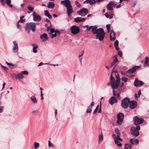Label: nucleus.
I'll use <instances>...</instances> for the list:
<instances>
[{
  "label": "nucleus",
  "mask_w": 149,
  "mask_h": 149,
  "mask_svg": "<svg viewBox=\"0 0 149 149\" xmlns=\"http://www.w3.org/2000/svg\"><path fill=\"white\" fill-rule=\"evenodd\" d=\"M118 85H115V86H113L112 87H111L112 89H113V96H116L117 95V92L116 91L115 89L117 88H118Z\"/></svg>",
  "instance_id": "obj_25"
},
{
  "label": "nucleus",
  "mask_w": 149,
  "mask_h": 149,
  "mask_svg": "<svg viewBox=\"0 0 149 149\" xmlns=\"http://www.w3.org/2000/svg\"><path fill=\"white\" fill-rule=\"evenodd\" d=\"M1 67L3 68V69L4 70H8V68L6 67L5 66H4L2 65H1Z\"/></svg>",
  "instance_id": "obj_60"
},
{
  "label": "nucleus",
  "mask_w": 149,
  "mask_h": 149,
  "mask_svg": "<svg viewBox=\"0 0 149 149\" xmlns=\"http://www.w3.org/2000/svg\"><path fill=\"white\" fill-rule=\"evenodd\" d=\"M110 81L112 82V84H111V87H112L113 86L115 85V83H116V80H115L114 78L112 75V73H111L110 75Z\"/></svg>",
  "instance_id": "obj_23"
},
{
  "label": "nucleus",
  "mask_w": 149,
  "mask_h": 149,
  "mask_svg": "<svg viewBox=\"0 0 149 149\" xmlns=\"http://www.w3.org/2000/svg\"><path fill=\"white\" fill-rule=\"evenodd\" d=\"M139 140H138L137 139H135L134 140V144H136V145L138 144L139 143Z\"/></svg>",
  "instance_id": "obj_49"
},
{
  "label": "nucleus",
  "mask_w": 149,
  "mask_h": 149,
  "mask_svg": "<svg viewBox=\"0 0 149 149\" xmlns=\"http://www.w3.org/2000/svg\"><path fill=\"white\" fill-rule=\"evenodd\" d=\"M143 84L142 81H140L137 79H136L134 82V86L136 87H139Z\"/></svg>",
  "instance_id": "obj_15"
},
{
  "label": "nucleus",
  "mask_w": 149,
  "mask_h": 149,
  "mask_svg": "<svg viewBox=\"0 0 149 149\" xmlns=\"http://www.w3.org/2000/svg\"><path fill=\"white\" fill-rule=\"evenodd\" d=\"M31 100L32 102L34 104H36L37 102V101L36 97L34 95H33L31 97Z\"/></svg>",
  "instance_id": "obj_31"
},
{
  "label": "nucleus",
  "mask_w": 149,
  "mask_h": 149,
  "mask_svg": "<svg viewBox=\"0 0 149 149\" xmlns=\"http://www.w3.org/2000/svg\"><path fill=\"white\" fill-rule=\"evenodd\" d=\"M13 43L14 45L13 48V50L14 52L16 53L17 52L18 49L17 44L16 41H13Z\"/></svg>",
  "instance_id": "obj_18"
},
{
  "label": "nucleus",
  "mask_w": 149,
  "mask_h": 149,
  "mask_svg": "<svg viewBox=\"0 0 149 149\" xmlns=\"http://www.w3.org/2000/svg\"><path fill=\"white\" fill-rule=\"evenodd\" d=\"M86 18H85L81 17H77L74 18V21L76 22H84Z\"/></svg>",
  "instance_id": "obj_20"
},
{
  "label": "nucleus",
  "mask_w": 149,
  "mask_h": 149,
  "mask_svg": "<svg viewBox=\"0 0 149 149\" xmlns=\"http://www.w3.org/2000/svg\"><path fill=\"white\" fill-rule=\"evenodd\" d=\"M99 142L100 143L103 140V135L102 133H101L100 136H99Z\"/></svg>",
  "instance_id": "obj_35"
},
{
  "label": "nucleus",
  "mask_w": 149,
  "mask_h": 149,
  "mask_svg": "<svg viewBox=\"0 0 149 149\" xmlns=\"http://www.w3.org/2000/svg\"><path fill=\"white\" fill-rule=\"evenodd\" d=\"M39 144L38 143L35 142L34 143V148L37 149L39 146Z\"/></svg>",
  "instance_id": "obj_42"
},
{
  "label": "nucleus",
  "mask_w": 149,
  "mask_h": 149,
  "mask_svg": "<svg viewBox=\"0 0 149 149\" xmlns=\"http://www.w3.org/2000/svg\"><path fill=\"white\" fill-rule=\"evenodd\" d=\"M145 63L147 64L148 62L149 58L148 57H146L145 58Z\"/></svg>",
  "instance_id": "obj_48"
},
{
  "label": "nucleus",
  "mask_w": 149,
  "mask_h": 149,
  "mask_svg": "<svg viewBox=\"0 0 149 149\" xmlns=\"http://www.w3.org/2000/svg\"><path fill=\"white\" fill-rule=\"evenodd\" d=\"M45 15L47 16L49 19H51L52 18V16L49 13L48 10L45 11Z\"/></svg>",
  "instance_id": "obj_34"
},
{
  "label": "nucleus",
  "mask_w": 149,
  "mask_h": 149,
  "mask_svg": "<svg viewBox=\"0 0 149 149\" xmlns=\"http://www.w3.org/2000/svg\"><path fill=\"white\" fill-rule=\"evenodd\" d=\"M119 135H116L115 134H114L113 135V137L115 139H116L118 141L120 137Z\"/></svg>",
  "instance_id": "obj_38"
},
{
  "label": "nucleus",
  "mask_w": 149,
  "mask_h": 149,
  "mask_svg": "<svg viewBox=\"0 0 149 149\" xmlns=\"http://www.w3.org/2000/svg\"><path fill=\"white\" fill-rule=\"evenodd\" d=\"M36 27V24L34 23H28L26 24L25 29L28 30H31L33 31H34L35 30Z\"/></svg>",
  "instance_id": "obj_3"
},
{
  "label": "nucleus",
  "mask_w": 149,
  "mask_h": 149,
  "mask_svg": "<svg viewBox=\"0 0 149 149\" xmlns=\"http://www.w3.org/2000/svg\"><path fill=\"white\" fill-rule=\"evenodd\" d=\"M134 122V124L137 126L139 124H141L143 123V118H140L137 116H135L133 118Z\"/></svg>",
  "instance_id": "obj_6"
},
{
  "label": "nucleus",
  "mask_w": 149,
  "mask_h": 149,
  "mask_svg": "<svg viewBox=\"0 0 149 149\" xmlns=\"http://www.w3.org/2000/svg\"><path fill=\"white\" fill-rule=\"evenodd\" d=\"M118 54L119 56L120 57H121L122 56V53L121 51H119L118 52Z\"/></svg>",
  "instance_id": "obj_55"
},
{
  "label": "nucleus",
  "mask_w": 149,
  "mask_h": 149,
  "mask_svg": "<svg viewBox=\"0 0 149 149\" xmlns=\"http://www.w3.org/2000/svg\"><path fill=\"white\" fill-rule=\"evenodd\" d=\"M93 26H88V28H87L86 30L88 31H89L91 29H92V28L93 27Z\"/></svg>",
  "instance_id": "obj_56"
},
{
  "label": "nucleus",
  "mask_w": 149,
  "mask_h": 149,
  "mask_svg": "<svg viewBox=\"0 0 149 149\" xmlns=\"http://www.w3.org/2000/svg\"><path fill=\"white\" fill-rule=\"evenodd\" d=\"M117 96V97L118 99H120V93H118L116 95Z\"/></svg>",
  "instance_id": "obj_61"
},
{
  "label": "nucleus",
  "mask_w": 149,
  "mask_h": 149,
  "mask_svg": "<svg viewBox=\"0 0 149 149\" xmlns=\"http://www.w3.org/2000/svg\"><path fill=\"white\" fill-rule=\"evenodd\" d=\"M38 47V46H34L33 48V53H36L37 52V51L36 50V48Z\"/></svg>",
  "instance_id": "obj_40"
},
{
  "label": "nucleus",
  "mask_w": 149,
  "mask_h": 149,
  "mask_svg": "<svg viewBox=\"0 0 149 149\" xmlns=\"http://www.w3.org/2000/svg\"><path fill=\"white\" fill-rule=\"evenodd\" d=\"M6 64L9 66V67L11 68H13V67L14 66V68L16 67H17V65L12 64L11 63H9L6 61Z\"/></svg>",
  "instance_id": "obj_32"
},
{
  "label": "nucleus",
  "mask_w": 149,
  "mask_h": 149,
  "mask_svg": "<svg viewBox=\"0 0 149 149\" xmlns=\"http://www.w3.org/2000/svg\"><path fill=\"white\" fill-rule=\"evenodd\" d=\"M118 101L116 96H112L109 100V102L111 105H113L114 103H117Z\"/></svg>",
  "instance_id": "obj_14"
},
{
  "label": "nucleus",
  "mask_w": 149,
  "mask_h": 149,
  "mask_svg": "<svg viewBox=\"0 0 149 149\" xmlns=\"http://www.w3.org/2000/svg\"><path fill=\"white\" fill-rule=\"evenodd\" d=\"M61 3L66 8L71 6V2L69 0L62 1Z\"/></svg>",
  "instance_id": "obj_11"
},
{
  "label": "nucleus",
  "mask_w": 149,
  "mask_h": 149,
  "mask_svg": "<svg viewBox=\"0 0 149 149\" xmlns=\"http://www.w3.org/2000/svg\"><path fill=\"white\" fill-rule=\"evenodd\" d=\"M94 105V102H91L90 106L87 109L86 111V112L87 113H90L91 112L92 110V109Z\"/></svg>",
  "instance_id": "obj_24"
},
{
  "label": "nucleus",
  "mask_w": 149,
  "mask_h": 149,
  "mask_svg": "<svg viewBox=\"0 0 149 149\" xmlns=\"http://www.w3.org/2000/svg\"><path fill=\"white\" fill-rule=\"evenodd\" d=\"M22 75L23 74H27L28 73V72L26 71H24L20 72Z\"/></svg>",
  "instance_id": "obj_47"
},
{
  "label": "nucleus",
  "mask_w": 149,
  "mask_h": 149,
  "mask_svg": "<svg viewBox=\"0 0 149 149\" xmlns=\"http://www.w3.org/2000/svg\"><path fill=\"white\" fill-rule=\"evenodd\" d=\"M88 12V9L84 8L77 11V13L81 16L84 17L87 14Z\"/></svg>",
  "instance_id": "obj_8"
},
{
  "label": "nucleus",
  "mask_w": 149,
  "mask_h": 149,
  "mask_svg": "<svg viewBox=\"0 0 149 149\" xmlns=\"http://www.w3.org/2000/svg\"><path fill=\"white\" fill-rule=\"evenodd\" d=\"M132 147V145L130 143H126L125 145V149H131Z\"/></svg>",
  "instance_id": "obj_33"
},
{
  "label": "nucleus",
  "mask_w": 149,
  "mask_h": 149,
  "mask_svg": "<svg viewBox=\"0 0 149 149\" xmlns=\"http://www.w3.org/2000/svg\"><path fill=\"white\" fill-rule=\"evenodd\" d=\"M71 32L74 35L78 33L80 31V29L79 27L75 25H73L70 28Z\"/></svg>",
  "instance_id": "obj_7"
},
{
  "label": "nucleus",
  "mask_w": 149,
  "mask_h": 149,
  "mask_svg": "<svg viewBox=\"0 0 149 149\" xmlns=\"http://www.w3.org/2000/svg\"><path fill=\"white\" fill-rule=\"evenodd\" d=\"M121 74L123 75H127L126 73L124 72L121 71Z\"/></svg>",
  "instance_id": "obj_63"
},
{
  "label": "nucleus",
  "mask_w": 149,
  "mask_h": 149,
  "mask_svg": "<svg viewBox=\"0 0 149 149\" xmlns=\"http://www.w3.org/2000/svg\"><path fill=\"white\" fill-rule=\"evenodd\" d=\"M75 3L76 6L79 8H80L81 6V5L80 3L77 1H75Z\"/></svg>",
  "instance_id": "obj_43"
},
{
  "label": "nucleus",
  "mask_w": 149,
  "mask_h": 149,
  "mask_svg": "<svg viewBox=\"0 0 149 149\" xmlns=\"http://www.w3.org/2000/svg\"><path fill=\"white\" fill-rule=\"evenodd\" d=\"M117 123L119 125H121L123 121L124 115L122 113H120L118 114L117 116Z\"/></svg>",
  "instance_id": "obj_5"
},
{
  "label": "nucleus",
  "mask_w": 149,
  "mask_h": 149,
  "mask_svg": "<svg viewBox=\"0 0 149 149\" xmlns=\"http://www.w3.org/2000/svg\"><path fill=\"white\" fill-rule=\"evenodd\" d=\"M33 20L35 21L39 22L41 19L40 16L36 12H34L32 14Z\"/></svg>",
  "instance_id": "obj_10"
},
{
  "label": "nucleus",
  "mask_w": 149,
  "mask_h": 149,
  "mask_svg": "<svg viewBox=\"0 0 149 149\" xmlns=\"http://www.w3.org/2000/svg\"><path fill=\"white\" fill-rule=\"evenodd\" d=\"M110 40L112 41H114L116 39L115 33L112 30L110 31Z\"/></svg>",
  "instance_id": "obj_17"
},
{
  "label": "nucleus",
  "mask_w": 149,
  "mask_h": 149,
  "mask_svg": "<svg viewBox=\"0 0 149 149\" xmlns=\"http://www.w3.org/2000/svg\"><path fill=\"white\" fill-rule=\"evenodd\" d=\"M99 108V105H98L96 107L94 111L93 112V114H95Z\"/></svg>",
  "instance_id": "obj_46"
},
{
  "label": "nucleus",
  "mask_w": 149,
  "mask_h": 149,
  "mask_svg": "<svg viewBox=\"0 0 149 149\" xmlns=\"http://www.w3.org/2000/svg\"><path fill=\"white\" fill-rule=\"evenodd\" d=\"M118 40H116L114 43V45L115 46H118Z\"/></svg>",
  "instance_id": "obj_57"
},
{
  "label": "nucleus",
  "mask_w": 149,
  "mask_h": 149,
  "mask_svg": "<svg viewBox=\"0 0 149 149\" xmlns=\"http://www.w3.org/2000/svg\"><path fill=\"white\" fill-rule=\"evenodd\" d=\"M24 17V16H22V17H21L20 18V20L19 21H18V22H21L22 23L24 22L25 20V19H23Z\"/></svg>",
  "instance_id": "obj_39"
},
{
  "label": "nucleus",
  "mask_w": 149,
  "mask_h": 149,
  "mask_svg": "<svg viewBox=\"0 0 149 149\" xmlns=\"http://www.w3.org/2000/svg\"><path fill=\"white\" fill-rule=\"evenodd\" d=\"M112 15V14L111 15H109L107 13H106L105 14V15L106 17L107 18L109 19H112L113 18Z\"/></svg>",
  "instance_id": "obj_37"
},
{
  "label": "nucleus",
  "mask_w": 149,
  "mask_h": 149,
  "mask_svg": "<svg viewBox=\"0 0 149 149\" xmlns=\"http://www.w3.org/2000/svg\"><path fill=\"white\" fill-rule=\"evenodd\" d=\"M116 5V4L113 1H110L107 5V9L110 11L113 10V7Z\"/></svg>",
  "instance_id": "obj_9"
},
{
  "label": "nucleus",
  "mask_w": 149,
  "mask_h": 149,
  "mask_svg": "<svg viewBox=\"0 0 149 149\" xmlns=\"http://www.w3.org/2000/svg\"><path fill=\"white\" fill-rule=\"evenodd\" d=\"M115 132L118 135H119L120 134V131L118 129H116L115 130Z\"/></svg>",
  "instance_id": "obj_50"
},
{
  "label": "nucleus",
  "mask_w": 149,
  "mask_h": 149,
  "mask_svg": "<svg viewBox=\"0 0 149 149\" xmlns=\"http://www.w3.org/2000/svg\"><path fill=\"white\" fill-rule=\"evenodd\" d=\"M50 33L52 34L53 33L55 32V30L54 28H52L50 29Z\"/></svg>",
  "instance_id": "obj_53"
},
{
  "label": "nucleus",
  "mask_w": 149,
  "mask_h": 149,
  "mask_svg": "<svg viewBox=\"0 0 149 149\" xmlns=\"http://www.w3.org/2000/svg\"><path fill=\"white\" fill-rule=\"evenodd\" d=\"M130 142L132 144L134 145V140L133 139L131 138L130 139Z\"/></svg>",
  "instance_id": "obj_51"
},
{
  "label": "nucleus",
  "mask_w": 149,
  "mask_h": 149,
  "mask_svg": "<svg viewBox=\"0 0 149 149\" xmlns=\"http://www.w3.org/2000/svg\"><path fill=\"white\" fill-rule=\"evenodd\" d=\"M97 2L96 0H90V4L91 5H92L93 4Z\"/></svg>",
  "instance_id": "obj_41"
},
{
  "label": "nucleus",
  "mask_w": 149,
  "mask_h": 149,
  "mask_svg": "<svg viewBox=\"0 0 149 149\" xmlns=\"http://www.w3.org/2000/svg\"><path fill=\"white\" fill-rule=\"evenodd\" d=\"M90 0H86L84 1L83 3H90Z\"/></svg>",
  "instance_id": "obj_59"
},
{
  "label": "nucleus",
  "mask_w": 149,
  "mask_h": 149,
  "mask_svg": "<svg viewBox=\"0 0 149 149\" xmlns=\"http://www.w3.org/2000/svg\"><path fill=\"white\" fill-rule=\"evenodd\" d=\"M27 8L28 9V10H30V11L31 12H33V8L31 6H28L27 7Z\"/></svg>",
  "instance_id": "obj_44"
},
{
  "label": "nucleus",
  "mask_w": 149,
  "mask_h": 149,
  "mask_svg": "<svg viewBox=\"0 0 149 149\" xmlns=\"http://www.w3.org/2000/svg\"><path fill=\"white\" fill-rule=\"evenodd\" d=\"M84 51H82L81 52L78 56V58L79 60L80 61V63H81L82 62V57L83 55L84 54Z\"/></svg>",
  "instance_id": "obj_30"
},
{
  "label": "nucleus",
  "mask_w": 149,
  "mask_h": 149,
  "mask_svg": "<svg viewBox=\"0 0 149 149\" xmlns=\"http://www.w3.org/2000/svg\"><path fill=\"white\" fill-rule=\"evenodd\" d=\"M114 59L113 62L111 64V67H112L114 64L118 62V61L117 58V56H115L113 57Z\"/></svg>",
  "instance_id": "obj_27"
},
{
  "label": "nucleus",
  "mask_w": 149,
  "mask_h": 149,
  "mask_svg": "<svg viewBox=\"0 0 149 149\" xmlns=\"http://www.w3.org/2000/svg\"><path fill=\"white\" fill-rule=\"evenodd\" d=\"M140 129L139 126H137L136 127H132L131 128V134L133 136H138L139 134V130Z\"/></svg>",
  "instance_id": "obj_2"
},
{
  "label": "nucleus",
  "mask_w": 149,
  "mask_h": 149,
  "mask_svg": "<svg viewBox=\"0 0 149 149\" xmlns=\"http://www.w3.org/2000/svg\"><path fill=\"white\" fill-rule=\"evenodd\" d=\"M111 65L109 66L106 65L105 67L108 70H109V69L111 68Z\"/></svg>",
  "instance_id": "obj_64"
},
{
  "label": "nucleus",
  "mask_w": 149,
  "mask_h": 149,
  "mask_svg": "<svg viewBox=\"0 0 149 149\" xmlns=\"http://www.w3.org/2000/svg\"><path fill=\"white\" fill-rule=\"evenodd\" d=\"M55 6V4L53 2H49L47 5V7L48 8H53Z\"/></svg>",
  "instance_id": "obj_28"
},
{
  "label": "nucleus",
  "mask_w": 149,
  "mask_h": 149,
  "mask_svg": "<svg viewBox=\"0 0 149 149\" xmlns=\"http://www.w3.org/2000/svg\"><path fill=\"white\" fill-rule=\"evenodd\" d=\"M40 38L42 41H45L48 39L47 35L45 33H43L40 35Z\"/></svg>",
  "instance_id": "obj_19"
},
{
  "label": "nucleus",
  "mask_w": 149,
  "mask_h": 149,
  "mask_svg": "<svg viewBox=\"0 0 149 149\" xmlns=\"http://www.w3.org/2000/svg\"><path fill=\"white\" fill-rule=\"evenodd\" d=\"M48 146L49 147H53L54 146L50 142L49 140L48 141Z\"/></svg>",
  "instance_id": "obj_54"
},
{
  "label": "nucleus",
  "mask_w": 149,
  "mask_h": 149,
  "mask_svg": "<svg viewBox=\"0 0 149 149\" xmlns=\"http://www.w3.org/2000/svg\"><path fill=\"white\" fill-rule=\"evenodd\" d=\"M98 30L99 31L96 34V38L100 41H102L104 38L105 33L102 28H99Z\"/></svg>",
  "instance_id": "obj_1"
},
{
  "label": "nucleus",
  "mask_w": 149,
  "mask_h": 149,
  "mask_svg": "<svg viewBox=\"0 0 149 149\" xmlns=\"http://www.w3.org/2000/svg\"><path fill=\"white\" fill-rule=\"evenodd\" d=\"M130 99L127 97L125 98L121 102L122 106L124 109H127L128 107L130 102Z\"/></svg>",
  "instance_id": "obj_4"
},
{
  "label": "nucleus",
  "mask_w": 149,
  "mask_h": 149,
  "mask_svg": "<svg viewBox=\"0 0 149 149\" xmlns=\"http://www.w3.org/2000/svg\"><path fill=\"white\" fill-rule=\"evenodd\" d=\"M116 83H115V85H118V86H119V84H120V79L119 77V74H117V75H116Z\"/></svg>",
  "instance_id": "obj_26"
},
{
  "label": "nucleus",
  "mask_w": 149,
  "mask_h": 149,
  "mask_svg": "<svg viewBox=\"0 0 149 149\" xmlns=\"http://www.w3.org/2000/svg\"><path fill=\"white\" fill-rule=\"evenodd\" d=\"M15 77L16 79H22L24 76L22 75L21 73L17 74H14Z\"/></svg>",
  "instance_id": "obj_29"
},
{
  "label": "nucleus",
  "mask_w": 149,
  "mask_h": 149,
  "mask_svg": "<svg viewBox=\"0 0 149 149\" xmlns=\"http://www.w3.org/2000/svg\"><path fill=\"white\" fill-rule=\"evenodd\" d=\"M97 26H94L92 29L91 32L93 34H97L99 31V29H97Z\"/></svg>",
  "instance_id": "obj_21"
},
{
  "label": "nucleus",
  "mask_w": 149,
  "mask_h": 149,
  "mask_svg": "<svg viewBox=\"0 0 149 149\" xmlns=\"http://www.w3.org/2000/svg\"><path fill=\"white\" fill-rule=\"evenodd\" d=\"M115 143L117 144V145L119 147H121L122 144L118 140L115 139Z\"/></svg>",
  "instance_id": "obj_36"
},
{
  "label": "nucleus",
  "mask_w": 149,
  "mask_h": 149,
  "mask_svg": "<svg viewBox=\"0 0 149 149\" xmlns=\"http://www.w3.org/2000/svg\"><path fill=\"white\" fill-rule=\"evenodd\" d=\"M129 107L131 109H134L136 108L137 106V103L135 101H130Z\"/></svg>",
  "instance_id": "obj_13"
},
{
  "label": "nucleus",
  "mask_w": 149,
  "mask_h": 149,
  "mask_svg": "<svg viewBox=\"0 0 149 149\" xmlns=\"http://www.w3.org/2000/svg\"><path fill=\"white\" fill-rule=\"evenodd\" d=\"M139 68L138 66H135L132 67L131 68L129 69L127 71V72L128 73H132L135 72L136 69Z\"/></svg>",
  "instance_id": "obj_22"
},
{
  "label": "nucleus",
  "mask_w": 149,
  "mask_h": 149,
  "mask_svg": "<svg viewBox=\"0 0 149 149\" xmlns=\"http://www.w3.org/2000/svg\"><path fill=\"white\" fill-rule=\"evenodd\" d=\"M0 1L2 5H4L6 3L10 8H12L13 6V5L11 4V0H0Z\"/></svg>",
  "instance_id": "obj_12"
},
{
  "label": "nucleus",
  "mask_w": 149,
  "mask_h": 149,
  "mask_svg": "<svg viewBox=\"0 0 149 149\" xmlns=\"http://www.w3.org/2000/svg\"><path fill=\"white\" fill-rule=\"evenodd\" d=\"M106 28L107 29H110V25L109 24H107L106 25Z\"/></svg>",
  "instance_id": "obj_58"
},
{
  "label": "nucleus",
  "mask_w": 149,
  "mask_h": 149,
  "mask_svg": "<svg viewBox=\"0 0 149 149\" xmlns=\"http://www.w3.org/2000/svg\"><path fill=\"white\" fill-rule=\"evenodd\" d=\"M56 33H54V34H52V36L51 37V38H53L55 37L56 36Z\"/></svg>",
  "instance_id": "obj_62"
},
{
  "label": "nucleus",
  "mask_w": 149,
  "mask_h": 149,
  "mask_svg": "<svg viewBox=\"0 0 149 149\" xmlns=\"http://www.w3.org/2000/svg\"><path fill=\"white\" fill-rule=\"evenodd\" d=\"M66 12L67 15L68 16H69L73 12V8L72 5L66 8Z\"/></svg>",
  "instance_id": "obj_16"
},
{
  "label": "nucleus",
  "mask_w": 149,
  "mask_h": 149,
  "mask_svg": "<svg viewBox=\"0 0 149 149\" xmlns=\"http://www.w3.org/2000/svg\"><path fill=\"white\" fill-rule=\"evenodd\" d=\"M19 22H17V27L19 29H21V25H20L19 24Z\"/></svg>",
  "instance_id": "obj_52"
},
{
  "label": "nucleus",
  "mask_w": 149,
  "mask_h": 149,
  "mask_svg": "<svg viewBox=\"0 0 149 149\" xmlns=\"http://www.w3.org/2000/svg\"><path fill=\"white\" fill-rule=\"evenodd\" d=\"M121 79L124 82H126L127 81L128 79L126 77H122Z\"/></svg>",
  "instance_id": "obj_45"
}]
</instances>
